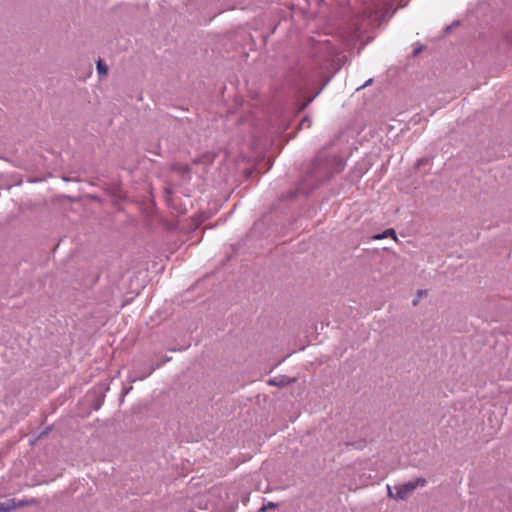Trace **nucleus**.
Instances as JSON below:
<instances>
[{"instance_id": "obj_1", "label": "nucleus", "mask_w": 512, "mask_h": 512, "mask_svg": "<svg viewBox=\"0 0 512 512\" xmlns=\"http://www.w3.org/2000/svg\"><path fill=\"white\" fill-rule=\"evenodd\" d=\"M426 485V479L418 478L415 481H410L394 487L395 493L388 486V496L397 500L407 499L417 487H424Z\"/></svg>"}, {"instance_id": "obj_2", "label": "nucleus", "mask_w": 512, "mask_h": 512, "mask_svg": "<svg viewBox=\"0 0 512 512\" xmlns=\"http://www.w3.org/2000/svg\"><path fill=\"white\" fill-rule=\"evenodd\" d=\"M16 509L15 499H9L7 502H0V512H10Z\"/></svg>"}, {"instance_id": "obj_3", "label": "nucleus", "mask_w": 512, "mask_h": 512, "mask_svg": "<svg viewBox=\"0 0 512 512\" xmlns=\"http://www.w3.org/2000/svg\"><path fill=\"white\" fill-rule=\"evenodd\" d=\"M386 237H392L395 241H397V236L394 229H387L382 234L374 236V239H383Z\"/></svg>"}, {"instance_id": "obj_4", "label": "nucleus", "mask_w": 512, "mask_h": 512, "mask_svg": "<svg viewBox=\"0 0 512 512\" xmlns=\"http://www.w3.org/2000/svg\"><path fill=\"white\" fill-rule=\"evenodd\" d=\"M427 295V291L425 290H419L417 292L416 298L413 300L412 304L413 306H417L420 300Z\"/></svg>"}, {"instance_id": "obj_5", "label": "nucleus", "mask_w": 512, "mask_h": 512, "mask_svg": "<svg viewBox=\"0 0 512 512\" xmlns=\"http://www.w3.org/2000/svg\"><path fill=\"white\" fill-rule=\"evenodd\" d=\"M34 504H36V500L35 499L22 500V501L16 502V508L24 507V506H28V505H34Z\"/></svg>"}, {"instance_id": "obj_6", "label": "nucleus", "mask_w": 512, "mask_h": 512, "mask_svg": "<svg viewBox=\"0 0 512 512\" xmlns=\"http://www.w3.org/2000/svg\"><path fill=\"white\" fill-rule=\"evenodd\" d=\"M97 70H98V72L100 74L106 75L107 71H108V68H107V66L101 60H98V62H97Z\"/></svg>"}, {"instance_id": "obj_7", "label": "nucleus", "mask_w": 512, "mask_h": 512, "mask_svg": "<svg viewBox=\"0 0 512 512\" xmlns=\"http://www.w3.org/2000/svg\"><path fill=\"white\" fill-rule=\"evenodd\" d=\"M269 384L270 385H273V386H282V385H285V381L281 380V381H277V379H271L269 380Z\"/></svg>"}, {"instance_id": "obj_8", "label": "nucleus", "mask_w": 512, "mask_h": 512, "mask_svg": "<svg viewBox=\"0 0 512 512\" xmlns=\"http://www.w3.org/2000/svg\"><path fill=\"white\" fill-rule=\"evenodd\" d=\"M276 507V504L273 503V502H269L266 506H263L262 507V510H266V509H272V508H275Z\"/></svg>"}, {"instance_id": "obj_9", "label": "nucleus", "mask_w": 512, "mask_h": 512, "mask_svg": "<svg viewBox=\"0 0 512 512\" xmlns=\"http://www.w3.org/2000/svg\"><path fill=\"white\" fill-rule=\"evenodd\" d=\"M371 82H372V79H369L364 86L370 84Z\"/></svg>"}]
</instances>
